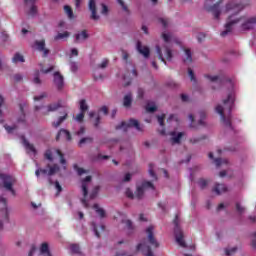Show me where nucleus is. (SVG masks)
Listing matches in <instances>:
<instances>
[{"mask_svg": "<svg viewBox=\"0 0 256 256\" xmlns=\"http://www.w3.org/2000/svg\"><path fill=\"white\" fill-rule=\"evenodd\" d=\"M242 9L243 6L235 1H230L226 4L225 9L222 11V13H228L229 17L225 25V30L221 32L222 37H226V35H229L235 25H240L242 31H249V29H253V27H255L256 16L250 18H237L234 16L237 15V13H239Z\"/></svg>", "mask_w": 256, "mask_h": 256, "instance_id": "obj_1", "label": "nucleus"}, {"mask_svg": "<svg viewBox=\"0 0 256 256\" xmlns=\"http://www.w3.org/2000/svg\"><path fill=\"white\" fill-rule=\"evenodd\" d=\"M234 102L235 95L230 93L228 94L227 99L223 100L222 104H218L215 107V111L220 115L221 121L225 127H231V109H233Z\"/></svg>", "mask_w": 256, "mask_h": 256, "instance_id": "obj_2", "label": "nucleus"}, {"mask_svg": "<svg viewBox=\"0 0 256 256\" xmlns=\"http://www.w3.org/2000/svg\"><path fill=\"white\" fill-rule=\"evenodd\" d=\"M162 39L164 41V45L162 46V48L156 46V53L159 59L163 63H166L165 59H167V61H171V59H173V52L171 51V39H173V34L169 32H163Z\"/></svg>", "mask_w": 256, "mask_h": 256, "instance_id": "obj_3", "label": "nucleus"}, {"mask_svg": "<svg viewBox=\"0 0 256 256\" xmlns=\"http://www.w3.org/2000/svg\"><path fill=\"white\" fill-rule=\"evenodd\" d=\"M0 183L6 191H9L12 195H15V189H13V185L17 183V179H15L14 176L7 173H0Z\"/></svg>", "mask_w": 256, "mask_h": 256, "instance_id": "obj_4", "label": "nucleus"}, {"mask_svg": "<svg viewBox=\"0 0 256 256\" xmlns=\"http://www.w3.org/2000/svg\"><path fill=\"white\" fill-rule=\"evenodd\" d=\"M45 157L46 159H48V161H57V159H60V163L62 165H65V163H67L65 158H63V154L61 153V151L55 148L48 149L45 152Z\"/></svg>", "mask_w": 256, "mask_h": 256, "instance_id": "obj_5", "label": "nucleus"}, {"mask_svg": "<svg viewBox=\"0 0 256 256\" xmlns=\"http://www.w3.org/2000/svg\"><path fill=\"white\" fill-rule=\"evenodd\" d=\"M169 141L171 145H180L185 137V132L181 131L179 128H176L168 133Z\"/></svg>", "mask_w": 256, "mask_h": 256, "instance_id": "obj_6", "label": "nucleus"}, {"mask_svg": "<svg viewBox=\"0 0 256 256\" xmlns=\"http://www.w3.org/2000/svg\"><path fill=\"white\" fill-rule=\"evenodd\" d=\"M131 127L136 128V131H143V126L139 124V121H137L136 119H130L128 122H121L120 125L116 126V129L128 131V129Z\"/></svg>", "mask_w": 256, "mask_h": 256, "instance_id": "obj_7", "label": "nucleus"}, {"mask_svg": "<svg viewBox=\"0 0 256 256\" xmlns=\"http://www.w3.org/2000/svg\"><path fill=\"white\" fill-rule=\"evenodd\" d=\"M0 203L2 205V210L0 212V231H3V224L9 221V212L7 211V200L5 198H0Z\"/></svg>", "mask_w": 256, "mask_h": 256, "instance_id": "obj_8", "label": "nucleus"}, {"mask_svg": "<svg viewBox=\"0 0 256 256\" xmlns=\"http://www.w3.org/2000/svg\"><path fill=\"white\" fill-rule=\"evenodd\" d=\"M28 256H51V252H49V244L42 243L39 249L32 248Z\"/></svg>", "mask_w": 256, "mask_h": 256, "instance_id": "obj_9", "label": "nucleus"}, {"mask_svg": "<svg viewBox=\"0 0 256 256\" xmlns=\"http://www.w3.org/2000/svg\"><path fill=\"white\" fill-rule=\"evenodd\" d=\"M32 47L33 49H36V51L42 53L43 57H48L49 53H51V50L46 46L45 39L35 40Z\"/></svg>", "mask_w": 256, "mask_h": 256, "instance_id": "obj_10", "label": "nucleus"}, {"mask_svg": "<svg viewBox=\"0 0 256 256\" xmlns=\"http://www.w3.org/2000/svg\"><path fill=\"white\" fill-rule=\"evenodd\" d=\"M148 189H154L153 183L144 182L141 185L137 186V189L135 192V199H143V196L145 195V192Z\"/></svg>", "mask_w": 256, "mask_h": 256, "instance_id": "obj_11", "label": "nucleus"}, {"mask_svg": "<svg viewBox=\"0 0 256 256\" xmlns=\"http://www.w3.org/2000/svg\"><path fill=\"white\" fill-rule=\"evenodd\" d=\"M91 185V176H87L83 181H82V193L84 196V199H82V204L84 207H89V203H87V195L89 193V186Z\"/></svg>", "mask_w": 256, "mask_h": 256, "instance_id": "obj_12", "label": "nucleus"}, {"mask_svg": "<svg viewBox=\"0 0 256 256\" xmlns=\"http://www.w3.org/2000/svg\"><path fill=\"white\" fill-rule=\"evenodd\" d=\"M88 9L91 13L90 19H92V21H99V19H101V16H99V13H97V1L89 0Z\"/></svg>", "mask_w": 256, "mask_h": 256, "instance_id": "obj_13", "label": "nucleus"}, {"mask_svg": "<svg viewBox=\"0 0 256 256\" xmlns=\"http://www.w3.org/2000/svg\"><path fill=\"white\" fill-rule=\"evenodd\" d=\"M59 172V166L57 165H54L52 167L49 168V170L47 169H37L35 171V175L36 177H39V175H55V173H58Z\"/></svg>", "mask_w": 256, "mask_h": 256, "instance_id": "obj_14", "label": "nucleus"}, {"mask_svg": "<svg viewBox=\"0 0 256 256\" xmlns=\"http://www.w3.org/2000/svg\"><path fill=\"white\" fill-rule=\"evenodd\" d=\"M176 227L174 229L176 242L180 247H185V240L183 239V231H181V228L177 225V221H175Z\"/></svg>", "mask_w": 256, "mask_h": 256, "instance_id": "obj_15", "label": "nucleus"}, {"mask_svg": "<svg viewBox=\"0 0 256 256\" xmlns=\"http://www.w3.org/2000/svg\"><path fill=\"white\" fill-rule=\"evenodd\" d=\"M54 85L58 90H61L63 87H65V81L63 78V75L59 72L54 73Z\"/></svg>", "mask_w": 256, "mask_h": 256, "instance_id": "obj_16", "label": "nucleus"}, {"mask_svg": "<svg viewBox=\"0 0 256 256\" xmlns=\"http://www.w3.org/2000/svg\"><path fill=\"white\" fill-rule=\"evenodd\" d=\"M153 231H155V227L153 226H149L146 229V233L148 235V241L151 243V245H154V247H159V243L157 242V240H155V237L153 236Z\"/></svg>", "mask_w": 256, "mask_h": 256, "instance_id": "obj_17", "label": "nucleus"}, {"mask_svg": "<svg viewBox=\"0 0 256 256\" xmlns=\"http://www.w3.org/2000/svg\"><path fill=\"white\" fill-rule=\"evenodd\" d=\"M69 37H71V32L69 31L58 32L54 36V41H67Z\"/></svg>", "mask_w": 256, "mask_h": 256, "instance_id": "obj_18", "label": "nucleus"}, {"mask_svg": "<svg viewBox=\"0 0 256 256\" xmlns=\"http://www.w3.org/2000/svg\"><path fill=\"white\" fill-rule=\"evenodd\" d=\"M61 107L60 103H52L44 108L43 115H49Z\"/></svg>", "mask_w": 256, "mask_h": 256, "instance_id": "obj_19", "label": "nucleus"}, {"mask_svg": "<svg viewBox=\"0 0 256 256\" xmlns=\"http://www.w3.org/2000/svg\"><path fill=\"white\" fill-rule=\"evenodd\" d=\"M182 57H183V62L186 65H191V63H193V55L191 54V50L184 49V54Z\"/></svg>", "mask_w": 256, "mask_h": 256, "instance_id": "obj_20", "label": "nucleus"}, {"mask_svg": "<svg viewBox=\"0 0 256 256\" xmlns=\"http://www.w3.org/2000/svg\"><path fill=\"white\" fill-rule=\"evenodd\" d=\"M133 77H137V71H135V69H132L130 72H127L124 75V81H125V85H131V79H133Z\"/></svg>", "mask_w": 256, "mask_h": 256, "instance_id": "obj_21", "label": "nucleus"}, {"mask_svg": "<svg viewBox=\"0 0 256 256\" xmlns=\"http://www.w3.org/2000/svg\"><path fill=\"white\" fill-rule=\"evenodd\" d=\"M137 49H138V52L141 55H143V57H145L146 59H147V57H149V54H150L149 47L143 46V45H141V42H138Z\"/></svg>", "mask_w": 256, "mask_h": 256, "instance_id": "obj_22", "label": "nucleus"}, {"mask_svg": "<svg viewBox=\"0 0 256 256\" xmlns=\"http://www.w3.org/2000/svg\"><path fill=\"white\" fill-rule=\"evenodd\" d=\"M75 43H83V41H87L89 38V35L87 34L86 31L79 32L75 35Z\"/></svg>", "mask_w": 256, "mask_h": 256, "instance_id": "obj_23", "label": "nucleus"}, {"mask_svg": "<svg viewBox=\"0 0 256 256\" xmlns=\"http://www.w3.org/2000/svg\"><path fill=\"white\" fill-rule=\"evenodd\" d=\"M213 191L216 195H221L223 193H226L227 186L224 184H216L213 188Z\"/></svg>", "mask_w": 256, "mask_h": 256, "instance_id": "obj_24", "label": "nucleus"}, {"mask_svg": "<svg viewBox=\"0 0 256 256\" xmlns=\"http://www.w3.org/2000/svg\"><path fill=\"white\" fill-rule=\"evenodd\" d=\"M132 103H133V94L131 93L126 94L123 98V106L126 107V109H129Z\"/></svg>", "mask_w": 256, "mask_h": 256, "instance_id": "obj_25", "label": "nucleus"}, {"mask_svg": "<svg viewBox=\"0 0 256 256\" xmlns=\"http://www.w3.org/2000/svg\"><path fill=\"white\" fill-rule=\"evenodd\" d=\"M122 223L126 229V231H128V233H133L134 229H135V225H133V222L129 219H124L122 220Z\"/></svg>", "mask_w": 256, "mask_h": 256, "instance_id": "obj_26", "label": "nucleus"}, {"mask_svg": "<svg viewBox=\"0 0 256 256\" xmlns=\"http://www.w3.org/2000/svg\"><path fill=\"white\" fill-rule=\"evenodd\" d=\"M23 143L28 153H33V155L37 154V150L35 149V146H33V144L29 143V141L27 140H23Z\"/></svg>", "mask_w": 256, "mask_h": 256, "instance_id": "obj_27", "label": "nucleus"}, {"mask_svg": "<svg viewBox=\"0 0 256 256\" xmlns=\"http://www.w3.org/2000/svg\"><path fill=\"white\" fill-rule=\"evenodd\" d=\"M59 137H63V139H65L66 141H71V133H69V131L65 129L60 130L57 135V139H59Z\"/></svg>", "mask_w": 256, "mask_h": 256, "instance_id": "obj_28", "label": "nucleus"}, {"mask_svg": "<svg viewBox=\"0 0 256 256\" xmlns=\"http://www.w3.org/2000/svg\"><path fill=\"white\" fill-rule=\"evenodd\" d=\"M143 249H147V254H145V256H155L153 255V252L151 251V248L145 246V244H139L136 248V251H141Z\"/></svg>", "mask_w": 256, "mask_h": 256, "instance_id": "obj_29", "label": "nucleus"}, {"mask_svg": "<svg viewBox=\"0 0 256 256\" xmlns=\"http://www.w3.org/2000/svg\"><path fill=\"white\" fill-rule=\"evenodd\" d=\"M209 11H212L216 19L219 18V14L221 13L219 11V4H214L212 7L209 8Z\"/></svg>", "mask_w": 256, "mask_h": 256, "instance_id": "obj_30", "label": "nucleus"}, {"mask_svg": "<svg viewBox=\"0 0 256 256\" xmlns=\"http://www.w3.org/2000/svg\"><path fill=\"white\" fill-rule=\"evenodd\" d=\"M146 111L147 113H155V111H157V106L154 102H148L146 105Z\"/></svg>", "mask_w": 256, "mask_h": 256, "instance_id": "obj_31", "label": "nucleus"}, {"mask_svg": "<svg viewBox=\"0 0 256 256\" xmlns=\"http://www.w3.org/2000/svg\"><path fill=\"white\" fill-rule=\"evenodd\" d=\"M12 61L13 63H25V58L20 53H16Z\"/></svg>", "mask_w": 256, "mask_h": 256, "instance_id": "obj_32", "label": "nucleus"}, {"mask_svg": "<svg viewBox=\"0 0 256 256\" xmlns=\"http://www.w3.org/2000/svg\"><path fill=\"white\" fill-rule=\"evenodd\" d=\"M65 119H67V112H65V114L63 116L59 117L57 121L52 123L53 127H55V128L59 127L61 125V123H63V121H65Z\"/></svg>", "mask_w": 256, "mask_h": 256, "instance_id": "obj_33", "label": "nucleus"}, {"mask_svg": "<svg viewBox=\"0 0 256 256\" xmlns=\"http://www.w3.org/2000/svg\"><path fill=\"white\" fill-rule=\"evenodd\" d=\"M93 209L99 215V217H105V210L99 206V204H94Z\"/></svg>", "mask_w": 256, "mask_h": 256, "instance_id": "obj_34", "label": "nucleus"}, {"mask_svg": "<svg viewBox=\"0 0 256 256\" xmlns=\"http://www.w3.org/2000/svg\"><path fill=\"white\" fill-rule=\"evenodd\" d=\"M214 163H216L217 167H223V165H228L229 161L227 159L217 158L214 160Z\"/></svg>", "mask_w": 256, "mask_h": 256, "instance_id": "obj_35", "label": "nucleus"}, {"mask_svg": "<svg viewBox=\"0 0 256 256\" xmlns=\"http://www.w3.org/2000/svg\"><path fill=\"white\" fill-rule=\"evenodd\" d=\"M64 12L69 19H73V9L69 5L64 6Z\"/></svg>", "mask_w": 256, "mask_h": 256, "instance_id": "obj_36", "label": "nucleus"}, {"mask_svg": "<svg viewBox=\"0 0 256 256\" xmlns=\"http://www.w3.org/2000/svg\"><path fill=\"white\" fill-rule=\"evenodd\" d=\"M79 105H80V111L82 113H85V111L89 109V106L87 105V102L85 100H80Z\"/></svg>", "mask_w": 256, "mask_h": 256, "instance_id": "obj_37", "label": "nucleus"}, {"mask_svg": "<svg viewBox=\"0 0 256 256\" xmlns=\"http://www.w3.org/2000/svg\"><path fill=\"white\" fill-rule=\"evenodd\" d=\"M100 189L101 187L95 186L90 193V199H95V197H97V195L99 194Z\"/></svg>", "mask_w": 256, "mask_h": 256, "instance_id": "obj_38", "label": "nucleus"}, {"mask_svg": "<svg viewBox=\"0 0 256 256\" xmlns=\"http://www.w3.org/2000/svg\"><path fill=\"white\" fill-rule=\"evenodd\" d=\"M87 143H93V138H91V137L82 138V139L79 141V146H80V147H83V145H85V144H87Z\"/></svg>", "mask_w": 256, "mask_h": 256, "instance_id": "obj_39", "label": "nucleus"}, {"mask_svg": "<svg viewBox=\"0 0 256 256\" xmlns=\"http://www.w3.org/2000/svg\"><path fill=\"white\" fill-rule=\"evenodd\" d=\"M33 83H34L35 85H41L42 81H41V77L39 76V72H36V73L34 74Z\"/></svg>", "mask_w": 256, "mask_h": 256, "instance_id": "obj_40", "label": "nucleus"}, {"mask_svg": "<svg viewBox=\"0 0 256 256\" xmlns=\"http://www.w3.org/2000/svg\"><path fill=\"white\" fill-rule=\"evenodd\" d=\"M225 253L227 256L234 255V253H237V247L226 248Z\"/></svg>", "mask_w": 256, "mask_h": 256, "instance_id": "obj_41", "label": "nucleus"}, {"mask_svg": "<svg viewBox=\"0 0 256 256\" xmlns=\"http://www.w3.org/2000/svg\"><path fill=\"white\" fill-rule=\"evenodd\" d=\"M109 65V60L104 59L100 64L97 65V69H105Z\"/></svg>", "mask_w": 256, "mask_h": 256, "instance_id": "obj_42", "label": "nucleus"}, {"mask_svg": "<svg viewBox=\"0 0 256 256\" xmlns=\"http://www.w3.org/2000/svg\"><path fill=\"white\" fill-rule=\"evenodd\" d=\"M117 2L119 3L123 11H125V13H129V7L127 6V4H125L123 0H117Z\"/></svg>", "mask_w": 256, "mask_h": 256, "instance_id": "obj_43", "label": "nucleus"}, {"mask_svg": "<svg viewBox=\"0 0 256 256\" xmlns=\"http://www.w3.org/2000/svg\"><path fill=\"white\" fill-rule=\"evenodd\" d=\"M74 119L78 123H82L83 119H85V112H80Z\"/></svg>", "mask_w": 256, "mask_h": 256, "instance_id": "obj_44", "label": "nucleus"}, {"mask_svg": "<svg viewBox=\"0 0 256 256\" xmlns=\"http://www.w3.org/2000/svg\"><path fill=\"white\" fill-rule=\"evenodd\" d=\"M47 97V92H42L40 95L34 97V101H42Z\"/></svg>", "mask_w": 256, "mask_h": 256, "instance_id": "obj_45", "label": "nucleus"}, {"mask_svg": "<svg viewBox=\"0 0 256 256\" xmlns=\"http://www.w3.org/2000/svg\"><path fill=\"white\" fill-rule=\"evenodd\" d=\"M158 21L162 27H169V20L167 18H159Z\"/></svg>", "mask_w": 256, "mask_h": 256, "instance_id": "obj_46", "label": "nucleus"}, {"mask_svg": "<svg viewBox=\"0 0 256 256\" xmlns=\"http://www.w3.org/2000/svg\"><path fill=\"white\" fill-rule=\"evenodd\" d=\"M70 250L72 251V253H81L79 245L77 244H72L70 246Z\"/></svg>", "mask_w": 256, "mask_h": 256, "instance_id": "obj_47", "label": "nucleus"}, {"mask_svg": "<svg viewBox=\"0 0 256 256\" xmlns=\"http://www.w3.org/2000/svg\"><path fill=\"white\" fill-rule=\"evenodd\" d=\"M125 194L128 199H135V194H133V191H131V189L127 188Z\"/></svg>", "mask_w": 256, "mask_h": 256, "instance_id": "obj_48", "label": "nucleus"}, {"mask_svg": "<svg viewBox=\"0 0 256 256\" xmlns=\"http://www.w3.org/2000/svg\"><path fill=\"white\" fill-rule=\"evenodd\" d=\"M236 210L240 214L245 213V207H243L240 203H236Z\"/></svg>", "mask_w": 256, "mask_h": 256, "instance_id": "obj_49", "label": "nucleus"}, {"mask_svg": "<svg viewBox=\"0 0 256 256\" xmlns=\"http://www.w3.org/2000/svg\"><path fill=\"white\" fill-rule=\"evenodd\" d=\"M198 185H199V187H201V189H205V187H207V180H205V179H200V180L198 181Z\"/></svg>", "mask_w": 256, "mask_h": 256, "instance_id": "obj_50", "label": "nucleus"}, {"mask_svg": "<svg viewBox=\"0 0 256 256\" xmlns=\"http://www.w3.org/2000/svg\"><path fill=\"white\" fill-rule=\"evenodd\" d=\"M14 81H16V83H19V82L23 81V75L15 74L14 75Z\"/></svg>", "mask_w": 256, "mask_h": 256, "instance_id": "obj_51", "label": "nucleus"}, {"mask_svg": "<svg viewBox=\"0 0 256 256\" xmlns=\"http://www.w3.org/2000/svg\"><path fill=\"white\" fill-rule=\"evenodd\" d=\"M101 6H102V11H101L102 15H107V13H109V8L105 4H101Z\"/></svg>", "mask_w": 256, "mask_h": 256, "instance_id": "obj_52", "label": "nucleus"}, {"mask_svg": "<svg viewBox=\"0 0 256 256\" xmlns=\"http://www.w3.org/2000/svg\"><path fill=\"white\" fill-rule=\"evenodd\" d=\"M54 187L58 191V194L61 193V191H63V188L61 187V184H59L58 181L54 183Z\"/></svg>", "mask_w": 256, "mask_h": 256, "instance_id": "obj_53", "label": "nucleus"}, {"mask_svg": "<svg viewBox=\"0 0 256 256\" xmlns=\"http://www.w3.org/2000/svg\"><path fill=\"white\" fill-rule=\"evenodd\" d=\"M163 121H165V115L158 116V123L161 127L165 125Z\"/></svg>", "mask_w": 256, "mask_h": 256, "instance_id": "obj_54", "label": "nucleus"}, {"mask_svg": "<svg viewBox=\"0 0 256 256\" xmlns=\"http://www.w3.org/2000/svg\"><path fill=\"white\" fill-rule=\"evenodd\" d=\"M122 181L124 183H127V182L131 181V174H129V173L125 174L124 178L122 179Z\"/></svg>", "mask_w": 256, "mask_h": 256, "instance_id": "obj_55", "label": "nucleus"}, {"mask_svg": "<svg viewBox=\"0 0 256 256\" xmlns=\"http://www.w3.org/2000/svg\"><path fill=\"white\" fill-rule=\"evenodd\" d=\"M167 121L168 123H177V118L175 115H170Z\"/></svg>", "mask_w": 256, "mask_h": 256, "instance_id": "obj_56", "label": "nucleus"}, {"mask_svg": "<svg viewBox=\"0 0 256 256\" xmlns=\"http://www.w3.org/2000/svg\"><path fill=\"white\" fill-rule=\"evenodd\" d=\"M5 129L8 133H13V131H15V129H17V127H15V126H5Z\"/></svg>", "mask_w": 256, "mask_h": 256, "instance_id": "obj_57", "label": "nucleus"}, {"mask_svg": "<svg viewBox=\"0 0 256 256\" xmlns=\"http://www.w3.org/2000/svg\"><path fill=\"white\" fill-rule=\"evenodd\" d=\"M209 81L215 82L219 79V76H212V75H207L206 76Z\"/></svg>", "mask_w": 256, "mask_h": 256, "instance_id": "obj_58", "label": "nucleus"}, {"mask_svg": "<svg viewBox=\"0 0 256 256\" xmlns=\"http://www.w3.org/2000/svg\"><path fill=\"white\" fill-rule=\"evenodd\" d=\"M70 69H71V71H73V72L77 71V69H78L77 63L72 62V63L70 64Z\"/></svg>", "mask_w": 256, "mask_h": 256, "instance_id": "obj_59", "label": "nucleus"}, {"mask_svg": "<svg viewBox=\"0 0 256 256\" xmlns=\"http://www.w3.org/2000/svg\"><path fill=\"white\" fill-rule=\"evenodd\" d=\"M188 75H189L191 81H195V74L193 73V70L188 69Z\"/></svg>", "mask_w": 256, "mask_h": 256, "instance_id": "obj_60", "label": "nucleus"}, {"mask_svg": "<svg viewBox=\"0 0 256 256\" xmlns=\"http://www.w3.org/2000/svg\"><path fill=\"white\" fill-rule=\"evenodd\" d=\"M100 113H103L104 115H107V113H109V109L106 106H103L102 108H100Z\"/></svg>", "mask_w": 256, "mask_h": 256, "instance_id": "obj_61", "label": "nucleus"}, {"mask_svg": "<svg viewBox=\"0 0 256 256\" xmlns=\"http://www.w3.org/2000/svg\"><path fill=\"white\" fill-rule=\"evenodd\" d=\"M53 69H55V67L54 66H50L49 69L42 68L41 71L43 73H51V71H53Z\"/></svg>", "mask_w": 256, "mask_h": 256, "instance_id": "obj_62", "label": "nucleus"}, {"mask_svg": "<svg viewBox=\"0 0 256 256\" xmlns=\"http://www.w3.org/2000/svg\"><path fill=\"white\" fill-rule=\"evenodd\" d=\"M77 55H79V51L77 50V48H73L71 50V57H77Z\"/></svg>", "mask_w": 256, "mask_h": 256, "instance_id": "obj_63", "label": "nucleus"}, {"mask_svg": "<svg viewBox=\"0 0 256 256\" xmlns=\"http://www.w3.org/2000/svg\"><path fill=\"white\" fill-rule=\"evenodd\" d=\"M37 13V7L32 6L29 11V15H35Z\"/></svg>", "mask_w": 256, "mask_h": 256, "instance_id": "obj_64", "label": "nucleus"}]
</instances>
